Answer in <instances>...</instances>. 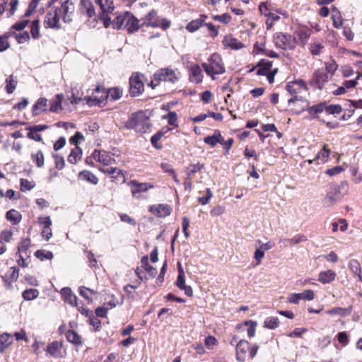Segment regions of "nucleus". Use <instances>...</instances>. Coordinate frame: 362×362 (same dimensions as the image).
Returning a JSON list of instances; mask_svg holds the SVG:
<instances>
[{
	"instance_id": "obj_1",
	"label": "nucleus",
	"mask_w": 362,
	"mask_h": 362,
	"mask_svg": "<svg viewBox=\"0 0 362 362\" xmlns=\"http://www.w3.org/2000/svg\"><path fill=\"white\" fill-rule=\"evenodd\" d=\"M113 28H125L129 33L137 32L141 27V21L130 12H124L117 16L112 22Z\"/></svg>"
},
{
	"instance_id": "obj_2",
	"label": "nucleus",
	"mask_w": 362,
	"mask_h": 362,
	"mask_svg": "<svg viewBox=\"0 0 362 362\" xmlns=\"http://www.w3.org/2000/svg\"><path fill=\"white\" fill-rule=\"evenodd\" d=\"M125 127L139 133H146L151 127L149 117L143 110L134 112L125 123Z\"/></svg>"
},
{
	"instance_id": "obj_3",
	"label": "nucleus",
	"mask_w": 362,
	"mask_h": 362,
	"mask_svg": "<svg viewBox=\"0 0 362 362\" xmlns=\"http://www.w3.org/2000/svg\"><path fill=\"white\" fill-rule=\"evenodd\" d=\"M202 66L205 72L213 78L214 74H221L225 72V67L219 54L214 53L211 55L208 63H203Z\"/></svg>"
},
{
	"instance_id": "obj_4",
	"label": "nucleus",
	"mask_w": 362,
	"mask_h": 362,
	"mask_svg": "<svg viewBox=\"0 0 362 362\" xmlns=\"http://www.w3.org/2000/svg\"><path fill=\"white\" fill-rule=\"evenodd\" d=\"M142 27H160L163 30H166L170 25V21L166 18H161L157 15L155 10H151L141 20Z\"/></svg>"
},
{
	"instance_id": "obj_5",
	"label": "nucleus",
	"mask_w": 362,
	"mask_h": 362,
	"mask_svg": "<svg viewBox=\"0 0 362 362\" xmlns=\"http://www.w3.org/2000/svg\"><path fill=\"white\" fill-rule=\"evenodd\" d=\"M179 77L175 71L170 68H163L153 74V79L151 81V86L154 88L160 81H168L173 83L178 80Z\"/></svg>"
},
{
	"instance_id": "obj_6",
	"label": "nucleus",
	"mask_w": 362,
	"mask_h": 362,
	"mask_svg": "<svg viewBox=\"0 0 362 362\" xmlns=\"http://www.w3.org/2000/svg\"><path fill=\"white\" fill-rule=\"evenodd\" d=\"M62 18L59 8L53 7L49 11L45 18L44 24L45 27L59 30L61 28L59 20Z\"/></svg>"
},
{
	"instance_id": "obj_7",
	"label": "nucleus",
	"mask_w": 362,
	"mask_h": 362,
	"mask_svg": "<svg viewBox=\"0 0 362 362\" xmlns=\"http://www.w3.org/2000/svg\"><path fill=\"white\" fill-rule=\"evenodd\" d=\"M128 185L131 187V193L132 197L139 199L141 198L140 194L146 192L150 189L154 187L153 185L149 182H139L136 180H131Z\"/></svg>"
},
{
	"instance_id": "obj_8",
	"label": "nucleus",
	"mask_w": 362,
	"mask_h": 362,
	"mask_svg": "<svg viewBox=\"0 0 362 362\" xmlns=\"http://www.w3.org/2000/svg\"><path fill=\"white\" fill-rule=\"evenodd\" d=\"M59 8L62 19L64 23H70L72 21V16L75 10V6L72 1H64L60 7H55Z\"/></svg>"
},
{
	"instance_id": "obj_9",
	"label": "nucleus",
	"mask_w": 362,
	"mask_h": 362,
	"mask_svg": "<svg viewBox=\"0 0 362 362\" xmlns=\"http://www.w3.org/2000/svg\"><path fill=\"white\" fill-rule=\"evenodd\" d=\"M144 89V83L139 74H133L129 78V93L132 96L140 95Z\"/></svg>"
},
{
	"instance_id": "obj_10",
	"label": "nucleus",
	"mask_w": 362,
	"mask_h": 362,
	"mask_svg": "<svg viewBox=\"0 0 362 362\" xmlns=\"http://www.w3.org/2000/svg\"><path fill=\"white\" fill-rule=\"evenodd\" d=\"M288 103L289 105L293 104L294 107L293 111L299 115L304 111H308L309 106V101L303 97L294 96L288 100Z\"/></svg>"
},
{
	"instance_id": "obj_11",
	"label": "nucleus",
	"mask_w": 362,
	"mask_h": 362,
	"mask_svg": "<svg viewBox=\"0 0 362 362\" xmlns=\"http://www.w3.org/2000/svg\"><path fill=\"white\" fill-rule=\"evenodd\" d=\"M250 349V344L247 341L241 339L235 346L236 359L238 361L244 362L247 358Z\"/></svg>"
},
{
	"instance_id": "obj_12",
	"label": "nucleus",
	"mask_w": 362,
	"mask_h": 362,
	"mask_svg": "<svg viewBox=\"0 0 362 362\" xmlns=\"http://www.w3.org/2000/svg\"><path fill=\"white\" fill-rule=\"evenodd\" d=\"M329 81V75L322 69H317L313 74V83L320 90Z\"/></svg>"
},
{
	"instance_id": "obj_13",
	"label": "nucleus",
	"mask_w": 362,
	"mask_h": 362,
	"mask_svg": "<svg viewBox=\"0 0 362 362\" xmlns=\"http://www.w3.org/2000/svg\"><path fill=\"white\" fill-rule=\"evenodd\" d=\"M274 40L276 47L285 49L290 47L292 36L288 33H277L274 35Z\"/></svg>"
},
{
	"instance_id": "obj_14",
	"label": "nucleus",
	"mask_w": 362,
	"mask_h": 362,
	"mask_svg": "<svg viewBox=\"0 0 362 362\" xmlns=\"http://www.w3.org/2000/svg\"><path fill=\"white\" fill-rule=\"evenodd\" d=\"M100 92L103 93L105 98V100H106V99L109 98L112 100H116L119 99L122 95V91L117 88H110L107 92H105L104 88H102L98 86L93 90V93H95Z\"/></svg>"
},
{
	"instance_id": "obj_15",
	"label": "nucleus",
	"mask_w": 362,
	"mask_h": 362,
	"mask_svg": "<svg viewBox=\"0 0 362 362\" xmlns=\"http://www.w3.org/2000/svg\"><path fill=\"white\" fill-rule=\"evenodd\" d=\"M149 211L154 215L163 218L170 214L172 209L168 204H158L151 206Z\"/></svg>"
},
{
	"instance_id": "obj_16",
	"label": "nucleus",
	"mask_w": 362,
	"mask_h": 362,
	"mask_svg": "<svg viewBox=\"0 0 362 362\" xmlns=\"http://www.w3.org/2000/svg\"><path fill=\"white\" fill-rule=\"evenodd\" d=\"M79 10L81 13L86 15L88 18L95 16V8L91 0H81L79 4Z\"/></svg>"
},
{
	"instance_id": "obj_17",
	"label": "nucleus",
	"mask_w": 362,
	"mask_h": 362,
	"mask_svg": "<svg viewBox=\"0 0 362 362\" xmlns=\"http://www.w3.org/2000/svg\"><path fill=\"white\" fill-rule=\"evenodd\" d=\"M207 18V16L202 14L197 19L192 20L190 21L186 26V29L190 32L194 33L197 31L200 27H202L205 22V20Z\"/></svg>"
},
{
	"instance_id": "obj_18",
	"label": "nucleus",
	"mask_w": 362,
	"mask_h": 362,
	"mask_svg": "<svg viewBox=\"0 0 362 362\" xmlns=\"http://www.w3.org/2000/svg\"><path fill=\"white\" fill-rule=\"evenodd\" d=\"M66 302L72 306H77V297L69 287H64L61 291Z\"/></svg>"
},
{
	"instance_id": "obj_19",
	"label": "nucleus",
	"mask_w": 362,
	"mask_h": 362,
	"mask_svg": "<svg viewBox=\"0 0 362 362\" xmlns=\"http://www.w3.org/2000/svg\"><path fill=\"white\" fill-rule=\"evenodd\" d=\"M203 75L201 68L197 64L192 65L190 67V81L195 83L202 81Z\"/></svg>"
},
{
	"instance_id": "obj_20",
	"label": "nucleus",
	"mask_w": 362,
	"mask_h": 362,
	"mask_svg": "<svg viewBox=\"0 0 362 362\" xmlns=\"http://www.w3.org/2000/svg\"><path fill=\"white\" fill-rule=\"evenodd\" d=\"M100 171L103 173L108 174L111 175L112 178L119 179L120 177L122 179V182L124 181V175L123 172L117 168L114 167H107V168H101Z\"/></svg>"
},
{
	"instance_id": "obj_21",
	"label": "nucleus",
	"mask_w": 362,
	"mask_h": 362,
	"mask_svg": "<svg viewBox=\"0 0 362 362\" xmlns=\"http://www.w3.org/2000/svg\"><path fill=\"white\" fill-rule=\"evenodd\" d=\"M336 277V273L331 269L321 272L319 274L318 281L322 284H329L332 282Z\"/></svg>"
},
{
	"instance_id": "obj_22",
	"label": "nucleus",
	"mask_w": 362,
	"mask_h": 362,
	"mask_svg": "<svg viewBox=\"0 0 362 362\" xmlns=\"http://www.w3.org/2000/svg\"><path fill=\"white\" fill-rule=\"evenodd\" d=\"M62 344L57 341H54L47 346V353L54 357L58 358L61 356Z\"/></svg>"
},
{
	"instance_id": "obj_23",
	"label": "nucleus",
	"mask_w": 362,
	"mask_h": 362,
	"mask_svg": "<svg viewBox=\"0 0 362 362\" xmlns=\"http://www.w3.org/2000/svg\"><path fill=\"white\" fill-rule=\"evenodd\" d=\"M330 155V150L327 148V145H324L322 148L315 156L317 164L325 163L329 158Z\"/></svg>"
},
{
	"instance_id": "obj_24",
	"label": "nucleus",
	"mask_w": 362,
	"mask_h": 362,
	"mask_svg": "<svg viewBox=\"0 0 362 362\" xmlns=\"http://www.w3.org/2000/svg\"><path fill=\"white\" fill-rule=\"evenodd\" d=\"M272 66V62L271 61L267 59H261L257 65V67H259V69L257 70V74L259 76L266 75L271 69Z\"/></svg>"
},
{
	"instance_id": "obj_25",
	"label": "nucleus",
	"mask_w": 362,
	"mask_h": 362,
	"mask_svg": "<svg viewBox=\"0 0 362 362\" xmlns=\"http://www.w3.org/2000/svg\"><path fill=\"white\" fill-rule=\"evenodd\" d=\"M79 179L86 181L90 184L96 185L98 182V177L88 170H83L78 174Z\"/></svg>"
},
{
	"instance_id": "obj_26",
	"label": "nucleus",
	"mask_w": 362,
	"mask_h": 362,
	"mask_svg": "<svg viewBox=\"0 0 362 362\" xmlns=\"http://www.w3.org/2000/svg\"><path fill=\"white\" fill-rule=\"evenodd\" d=\"M85 100L86 101V104L90 106H99L101 107L102 105H105V98L103 94L100 97L98 96H90L85 98Z\"/></svg>"
},
{
	"instance_id": "obj_27",
	"label": "nucleus",
	"mask_w": 362,
	"mask_h": 362,
	"mask_svg": "<svg viewBox=\"0 0 362 362\" xmlns=\"http://www.w3.org/2000/svg\"><path fill=\"white\" fill-rule=\"evenodd\" d=\"M351 313V308H343L340 307L334 308L332 309L328 310L327 313L329 315H339L341 317H346L349 315Z\"/></svg>"
},
{
	"instance_id": "obj_28",
	"label": "nucleus",
	"mask_w": 362,
	"mask_h": 362,
	"mask_svg": "<svg viewBox=\"0 0 362 362\" xmlns=\"http://www.w3.org/2000/svg\"><path fill=\"white\" fill-rule=\"evenodd\" d=\"M311 30L306 27L299 28L296 30V35L302 44H305L310 36Z\"/></svg>"
},
{
	"instance_id": "obj_29",
	"label": "nucleus",
	"mask_w": 362,
	"mask_h": 362,
	"mask_svg": "<svg viewBox=\"0 0 362 362\" xmlns=\"http://www.w3.org/2000/svg\"><path fill=\"white\" fill-rule=\"evenodd\" d=\"M47 102V100L45 98L38 99L33 107V114L34 115H38L41 112L45 111Z\"/></svg>"
},
{
	"instance_id": "obj_30",
	"label": "nucleus",
	"mask_w": 362,
	"mask_h": 362,
	"mask_svg": "<svg viewBox=\"0 0 362 362\" xmlns=\"http://www.w3.org/2000/svg\"><path fill=\"white\" fill-rule=\"evenodd\" d=\"M66 339L77 346L82 344L81 336L74 330H68L66 333Z\"/></svg>"
},
{
	"instance_id": "obj_31",
	"label": "nucleus",
	"mask_w": 362,
	"mask_h": 362,
	"mask_svg": "<svg viewBox=\"0 0 362 362\" xmlns=\"http://www.w3.org/2000/svg\"><path fill=\"white\" fill-rule=\"evenodd\" d=\"M31 159L37 168H42L45 163L44 154L42 151L38 150L31 153Z\"/></svg>"
},
{
	"instance_id": "obj_32",
	"label": "nucleus",
	"mask_w": 362,
	"mask_h": 362,
	"mask_svg": "<svg viewBox=\"0 0 362 362\" xmlns=\"http://www.w3.org/2000/svg\"><path fill=\"white\" fill-rule=\"evenodd\" d=\"M6 218L8 221L12 222L13 225H16L21 221V214L16 210L11 209L6 212Z\"/></svg>"
},
{
	"instance_id": "obj_33",
	"label": "nucleus",
	"mask_w": 362,
	"mask_h": 362,
	"mask_svg": "<svg viewBox=\"0 0 362 362\" xmlns=\"http://www.w3.org/2000/svg\"><path fill=\"white\" fill-rule=\"evenodd\" d=\"M325 110V103H320L311 107L308 106V112L313 117H317V115Z\"/></svg>"
},
{
	"instance_id": "obj_34",
	"label": "nucleus",
	"mask_w": 362,
	"mask_h": 362,
	"mask_svg": "<svg viewBox=\"0 0 362 362\" xmlns=\"http://www.w3.org/2000/svg\"><path fill=\"white\" fill-rule=\"evenodd\" d=\"M104 13L112 12L114 10L113 3L111 0H95Z\"/></svg>"
},
{
	"instance_id": "obj_35",
	"label": "nucleus",
	"mask_w": 362,
	"mask_h": 362,
	"mask_svg": "<svg viewBox=\"0 0 362 362\" xmlns=\"http://www.w3.org/2000/svg\"><path fill=\"white\" fill-rule=\"evenodd\" d=\"M31 245L30 238H23L18 246V252L16 256L21 254H25Z\"/></svg>"
},
{
	"instance_id": "obj_36",
	"label": "nucleus",
	"mask_w": 362,
	"mask_h": 362,
	"mask_svg": "<svg viewBox=\"0 0 362 362\" xmlns=\"http://www.w3.org/2000/svg\"><path fill=\"white\" fill-rule=\"evenodd\" d=\"M204 168V165L200 163L191 164L186 169L187 177L193 179L194 174L201 171Z\"/></svg>"
},
{
	"instance_id": "obj_37",
	"label": "nucleus",
	"mask_w": 362,
	"mask_h": 362,
	"mask_svg": "<svg viewBox=\"0 0 362 362\" xmlns=\"http://www.w3.org/2000/svg\"><path fill=\"white\" fill-rule=\"evenodd\" d=\"M81 154L82 150L78 146H76L68 156V161L72 164L76 163L77 160L81 158Z\"/></svg>"
},
{
	"instance_id": "obj_38",
	"label": "nucleus",
	"mask_w": 362,
	"mask_h": 362,
	"mask_svg": "<svg viewBox=\"0 0 362 362\" xmlns=\"http://www.w3.org/2000/svg\"><path fill=\"white\" fill-rule=\"evenodd\" d=\"M264 325L268 329H274L279 327V320L277 317H268L265 319Z\"/></svg>"
},
{
	"instance_id": "obj_39",
	"label": "nucleus",
	"mask_w": 362,
	"mask_h": 362,
	"mask_svg": "<svg viewBox=\"0 0 362 362\" xmlns=\"http://www.w3.org/2000/svg\"><path fill=\"white\" fill-rule=\"evenodd\" d=\"M39 295V291L35 288L26 289L23 292V298L25 300H31L36 298Z\"/></svg>"
},
{
	"instance_id": "obj_40",
	"label": "nucleus",
	"mask_w": 362,
	"mask_h": 362,
	"mask_svg": "<svg viewBox=\"0 0 362 362\" xmlns=\"http://www.w3.org/2000/svg\"><path fill=\"white\" fill-rule=\"evenodd\" d=\"M30 34L34 39L40 37V21L39 20H34L30 25Z\"/></svg>"
},
{
	"instance_id": "obj_41",
	"label": "nucleus",
	"mask_w": 362,
	"mask_h": 362,
	"mask_svg": "<svg viewBox=\"0 0 362 362\" xmlns=\"http://www.w3.org/2000/svg\"><path fill=\"white\" fill-rule=\"evenodd\" d=\"M35 256L40 259L41 261L45 259H52L54 257L53 253L50 251H45L43 250H38L35 252Z\"/></svg>"
},
{
	"instance_id": "obj_42",
	"label": "nucleus",
	"mask_w": 362,
	"mask_h": 362,
	"mask_svg": "<svg viewBox=\"0 0 362 362\" xmlns=\"http://www.w3.org/2000/svg\"><path fill=\"white\" fill-rule=\"evenodd\" d=\"M17 81L13 80V75H10L6 79V90L8 94L13 93L16 89Z\"/></svg>"
},
{
	"instance_id": "obj_43",
	"label": "nucleus",
	"mask_w": 362,
	"mask_h": 362,
	"mask_svg": "<svg viewBox=\"0 0 362 362\" xmlns=\"http://www.w3.org/2000/svg\"><path fill=\"white\" fill-rule=\"evenodd\" d=\"M341 197L342 194H340L337 193V192L334 191L333 189H331V191L327 192L325 201H329L330 203H334L339 201Z\"/></svg>"
},
{
	"instance_id": "obj_44",
	"label": "nucleus",
	"mask_w": 362,
	"mask_h": 362,
	"mask_svg": "<svg viewBox=\"0 0 362 362\" xmlns=\"http://www.w3.org/2000/svg\"><path fill=\"white\" fill-rule=\"evenodd\" d=\"M12 35L14 36L17 42L20 44L25 43L30 40V34L28 31H25L23 33H13Z\"/></svg>"
},
{
	"instance_id": "obj_45",
	"label": "nucleus",
	"mask_w": 362,
	"mask_h": 362,
	"mask_svg": "<svg viewBox=\"0 0 362 362\" xmlns=\"http://www.w3.org/2000/svg\"><path fill=\"white\" fill-rule=\"evenodd\" d=\"M349 267L355 275H359L361 273L360 264L356 259H351L349 263Z\"/></svg>"
},
{
	"instance_id": "obj_46",
	"label": "nucleus",
	"mask_w": 362,
	"mask_h": 362,
	"mask_svg": "<svg viewBox=\"0 0 362 362\" xmlns=\"http://www.w3.org/2000/svg\"><path fill=\"white\" fill-rule=\"evenodd\" d=\"M325 111L329 115L339 114L342 112V107L340 105H325Z\"/></svg>"
},
{
	"instance_id": "obj_47",
	"label": "nucleus",
	"mask_w": 362,
	"mask_h": 362,
	"mask_svg": "<svg viewBox=\"0 0 362 362\" xmlns=\"http://www.w3.org/2000/svg\"><path fill=\"white\" fill-rule=\"evenodd\" d=\"M10 335L7 333L2 334L0 336V344L2 347L0 348L1 351H4V350L8 347V346L11 344V341H9Z\"/></svg>"
},
{
	"instance_id": "obj_48",
	"label": "nucleus",
	"mask_w": 362,
	"mask_h": 362,
	"mask_svg": "<svg viewBox=\"0 0 362 362\" xmlns=\"http://www.w3.org/2000/svg\"><path fill=\"white\" fill-rule=\"evenodd\" d=\"M35 186L34 182H30L26 179H21V190L25 192L27 190H31Z\"/></svg>"
},
{
	"instance_id": "obj_49",
	"label": "nucleus",
	"mask_w": 362,
	"mask_h": 362,
	"mask_svg": "<svg viewBox=\"0 0 362 362\" xmlns=\"http://www.w3.org/2000/svg\"><path fill=\"white\" fill-rule=\"evenodd\" d=\"M331 189L337 193L342 194V197L346 193L348 189V185L346 182H342L339 186L332 185Z\"/></svg>"
},
{
	"instance_id": "obj_50",
	"label": "nucleus",
	"mask_w": 362,
	"mask_h": 362,
	"mask_svg": "<svg viewBox=\"0 0 362 362\" xmlns=\"http://www.w3.org/2000/svg\"><path fill=\"white\" fill-rule=\"evenodd\" d=\"M163 119H167L170 125L177 126L176 122L177 116L175 112H170L168 114L163 116Z\"/></svg>"
},
{
	"instance_id": "obj_51",
	"label": "nucleus",
	"mask_w": 362,
	"mask_h": 362,
	"mask_svg": "<svg viewBox=\"0 0 362 362\" xmlns=\"http://www.w3.org/2000/svg\"><path fill=\"white\" fill-rule=\"evenodd\" d=\"M213 19L224 24H227L230 21L231 16L228 13H223L222 15L213 16Z\"/></svg>"
},
{
	"instance_id": "obj_52",
	"label": "nucleus",
	"mask_w": 362,
	"mask_h": 362,
	"mask_svg": "<svg viewBox=\"0 0 362 362\" xmlns=\"http://www.w3.org/2000/svg\"><path fill=\"white\" fill-rule=\"evenodd\" d=\"M13 236L11 230H4L0 234V243L6 242L8 243L11 241Z\"/></svg>"
},
{
	"instance_id": "obj_53",
	"label": "nucleus",
	"mask_w": 362,
	"mask_h": 362,
	"mask_svg": "<svg viewBox=\"0 0 362 362\" xmlns=\"http://www.w3.org/2000/svg\"><path fill=\"white\" fill-rule=\"evenodd\" d=\"M176 286L180 289L185 286V274L182 268L179 269Z\"/></svg>"
},
{
	"instance_id": "obj_54",
	"label": "nucleus",
	"mask_w": 362,
	"mask_h": 362,
	"mask_svg": "<svg viewBox=\"0 0 362 362\" xmlns=\"http://www.w3.org/2000/svg\"><path fill=\"white\" fill-rule=\"evenodd\" d=\"M89 322L93 327H94L95 331H98L101 327V322L100 320L93 315H90Z\"/></svg>"
},
{
	"instance_id": "obj_55",
	"label": "nucleus",
	"mask_w": 362,
	"mask_h": 362,
	"mask_svg": "<svg viewBox=\"0 0 362 362\" xmlns=\"http://www.w3.org/2000/svg\"><path fill=\"white\" fill-rule=\"evenodd\" d=\"M213 194L209 188H206V196L199 197V202L202 205H206L209 202V200L212 197Z\"/></svg>"
},
{
	"instance_id": "obj_56",
	"label": "nucleus",
	"mask_w": 362,
	"mask_h": 362,
	"mask_svg": "<svg viewBox=\"0 0 362 362\" xmlns=\"http://www.w3.org/2000/svg\"><path fill=\"white\" fill-rule=\"evenodd\" d=\"M338 65L334 61H332L329 63H325V71L327 74H333L337 71Z\"/></svg>"
},
{
	"instance_id": "obj_57",
	"label": "nucleus",
	"mask_w": 362,
	"mask_h": 362,
	"mask_svg": "<svg viewBox=\"0 0 362 362\" xmlns=\"http://www.w3.org/2000/svg\"><path fill=\"white\" fill-rule=\"evenodd\" d=\"M204 141L206 144L210 145L211 147H214L218 143L219 140L217 139L216 133H214L212 136L205 137Z\"/></svg>"
},
{
	"instance_id": "obj_58",
	"label": "nucleus",
	"mask_w": 362,
	"mask_h": 362,
	"mask_svg": "<svg viewBox=\"0 0 362 362\" xmlns=\"http://www.w3.org/2000/svg\"><path fill=\"white\" fill-rule=\"evenodd\" d=\"M246 325H250L249 328L247 329V335L249 337H253L255 334V329L257 325V323L255 321H247L245 322Z\"/></svg>"
},
{
	"instance_id": "obj_59",
	"label": "nucleus",
	"mask_w": 362,
	"mask_h": 362,
	"mask_svg": "<svg viewBox=\"0 0 362 362\" xmlns=\"http://www.w3.org/2000/svg\"><path fill=\"white\" fill-rule=\"evenodd\" d=\"M301 298L305 300H312L315 298V293L313 290L308 289L300 293Z\"/></svg>"
},
{
	"instance_id": "obj_60",
	"label": "nucleus",
	"mask_w": 362,
	"mask_h": 362,
	"mask_svg": "<svg viewBox=\"0 0 362 362\" xmlns=\"http://www.w3.org/2000/svg\"><path fill=\"white\" fill-rule=\"evenodd\" d=\"M323 48L324 46L321 44L313 43L310 45V52L313 55H319Z\"/></svg>"
},
{
	"instance_id": "obj_61",
	"label": "nucleus",
	"mask_w": 362,
	"mask_h": 362,
	"mask_svg": "<svg viewBox=\"0 0 362 362\" xmlns=\"http://www.w3.org/2000/svg\"><path fill=\"white\" fill-rule=\"evenodd\" d=\"M29 20H23L19 22L14 23L12 25V28L16 30H23L29 23Z\"/></svg>"
},
{
	"instance_id": "obj_62",
	"label": "nucleus",
	"mask_w": 362,
	"mask_h": 362,
	"mask_svg": "<svg viewBox=\"0 0 362 362\" xmlns=\"http://www.w3.org/2000/svg\"><path fill=\"white\" fill-rule=\"evenodd\" d=\"M54 158L56 168L59 170H62L65 165L64 158L58 154L54 155Z\"/></svg>"
},
{
	"instance_id": "obj_63",
	"label": "nucleus",
	"mask_w": 362,
	"mask_h": 362,
	"mask_svg": "<svg viewBox=\"0 0 362 362\" xmlns=\"http://www.w3.org/2000/svg\"><path fill=\"white\" fill-rule=\"evenodd\" d=\"M111 160L112 158L110 155L106 151H103V153L98 162L103 163L105 165H108L110 164Z\"/></svg>"
},
{
	"instance_id": "obj_64",
	"label": "nucleus",
	"mask_w": 362,
	"mask_h": 362,
	"mask_svg": "<svg viewBox=\"0 0 362 362\" xmlns=\"http://www.w3.org/2000/svg\"><path fill=\"white\" fill-rule=\"evenodd\" d=\"M344 170V168L341 166H335L332 168L327 169L325 171V173L329 176H334L339 175Z\"/></svg>"
}]
</instances>
